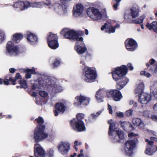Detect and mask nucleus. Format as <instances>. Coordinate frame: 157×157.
<instances>
[{
    "instance_id": "f257e3e1",
    "label": "nucleus",
    "mask_w": 157,
    "mask_h": 157,
    "mask_svg": "<svg viewBox=\"0 0 157 157\" xmlns=\"http://www.w3.org/2000/svg\"><path fill=\"white\" fill-rule=\"evenodd\" d=\"M55 80L51 78H48L42 75L38 79V84L35 83L32 86V89L35 90L36 88L41 89L43 87L47 88L50 91L57 93L61 92L63 89L61 86H58L55 84Z\"/></svg>"
},
{
    "instance_id": "f03ea898",
    "label": "nucleus",
    "mask_w": 157,
    "mask_h": 157,
    "mask_svg": "<svg viewBox=\"0 0 157 157\" xmlns=\"http://www.w3.org/2000/svg\"><path fill=\"white\" fill-rule=\"evenodd\" d=\"M128 69L126 66L123 65L117 67L114 71L112 72V77L113 79L117 81L122 78V82L117 83L116 85V88L121 90L128 83V79L124 77L127 72Z\"/></svg>"
},
{
    "instance_id": "7ed1b4c3",
    "label": "nucleus",
    "mask_w": 157,
    "mask_h": 157,
    "mask_svg": "<svg viewBox=\"0 0 157 157\" xmlns=\"http://www.w3.org/2000/svg\"><path fill=\"white\" fill-rule=\"evenodd\" d=\"M84 115L82 113H79L76 116L78 121L74 119L71 121V124L72 128L77 131L82 132L84 131L86 128L84 123L82 120L84 118Z\"/></svg>"
},
{
    "instance_id": "20e7f679",
    "label": "nucleus",
    "mask_w": 157,
    "mask_h": 157,
    "mask_svg": "<svg viewBox=\"0 0 157 157\" xmlns=\"http://www.w3.org/2000/svg\"><path fill=\"white\" fill-rule=\"evenodd\" d=\"M45 128L44 125H39L35 129L34 133V138L36 142H38L47 137V134L44 133V130Z\"/></svg>"
},
{
    "instance_id": "39448f33",
    "label": "nucleus",
    "mask_w": 157,
    "mask_h": 157,
    "mask_svg": "<svg viewBox=\"0 0 157 157\" xmlns=\"http://www.w3.org/2000/svg\"><path fill=\"white\" fill-rule=\"evenodd\" d=\"M87 13L89 17L95 20L100 19L102 17L101 13L98 9L93 7L88 8Z\"/></svg>"
},
{
    "instance_id": "423d86ee",
    "label": "nucleus",
    "mask_w": 157,
    "mask_h": 157,
    "mask_svg": "<svg viewBox=\"0 0 157 157\" xmlns=\"http://www.w3.org/2000/svg\"><path fill=\"white\" fill-rule=\"evenodd\" d=\"M70 145L67 141H62L58 145L57 147L59 152L63 155H66L70 150Z\"/></svg>"
},
{
    "instance_id": "0eeeda50",
    "label": "nucleus",
    "mask_w": 157,
    "mask_h": 157,
    "mask_svg": "<svg viewBox=\"0 0 157 157\" xmlns=\"http://www.w3.org/2000/svg\"><path fill=\"white\" fill-rule=\"evenodd\" d=\"M6 48L8 53L11 55H16L19 52L18 48L17 46H14L13 43L11 41L8 42Z\"/></svg>"
},
{
    "instance_id": "6e6552de",
    "label": "nucleus",
    "mask_w": 157,
    "mask_h": 157,
    "mask_svg": "<svg viewBox=\"0 0 157 157\" xmlns=\"http://www.w3.org/2000/svg\"><path fill=\"white\" fill-rule=\"evenodd\" d=\"M64 36L69 39H75L78 41L82 42L83 40V38L81 37H78L77 33L73 30L66 32Z\"/></svg>"
},
{
    "instance_id": "1a4fd4ad",
    "label": "nucleus",
    "mask_w": 157,
    "mask_h": 157,
    "mask_svg": "<svg viewBox=\"0 0 157 157\" xmlns=\"http://www.w3.org/2000/svg\"><path fill=\"white\" fill-rule=\"evenodd\" d=\"M115 134L114 136L112 137L113 141L114 143L118 142L122 143L124 141V134L121 131H116L112 135Z\"/></svg>"
},
{
    "instance_id": "9d476101",
    "label": "nucleus",
    "mask_w": 157,
    "mask_h": 157,
    "mask_svg": "<svg viewBox=\"0 0 157 157\" xmlns=\"http://www.w3.org/2000/svg\"><path fill=\"white\" fill-rule=\"evenodd\" d=\"M85 76L86 82H90L94 81L96 77L95 71L91 70L90 68H88L87 70L85 71Z\"/></svg>"
},
{
    "instance_id": "9b49d317",
    "label": "nucleus",
    "mask_w": 157,
    "mask_h": 157,
    "mask_svg": "<svg viewBox=\"0 0 157 157\" xmlns=\"http://www.w3.org/2000/svg\"><path fill=\"white\" fill-rule=\"evenodd\" d=\"M135 142L133 140H128L126 142L124 150L126 155L131 156L132 153V150L135 147Z\"/></svg>"
},
{
    "instance_id": "f8f14e48",
    "label": "nucleus",
    "mask_w": 157,
    "mask_h": 157,
    "mask_svg": "<svg viewBox=\"0 0 157 157\" xmlns=\"http://www.w3.org/2000/svg\"><path fill=\"white\" fill-rule=\"evenodd\" d=\"M125 44L126 49L128 51H133L137 48V45L136 42L132 39H127Z\"/></svg>"
},
{
    "instance_id": "ddd939ff",
    "label": "nucleus",
    "mask_w": 157,
    "mask_h": 157,
    "mask_svg": "<svg viewBox=\"0 0 157 157\" xmlns=\"http://www.w3.org/2000/svg\"><path fill=\"white\" fill-rule=\"evenodd\" d=\"M75 99L78 105H87L90 102V98L84 96L80 95L76 97Z\"/></svg>"
},
{
    "instance_id": "4468645a",
    "label": "nucleus",
    "mask_w": 157,
    "mask_h": 157,
    "mask_svg": "<svg viewBox=\"0 0 157 157\" xmlns=\"http://www.w3.org/2000/svg\"><path fill=\"white\" fill-rule=\"evenodd\" d=\"M137 95L139 96L138 101L142 104H147L151 100V95L147 93H144L143 92Z\"/></svg>"
},
{
    "instance_id": "2eb2a0df",
    "label": "nucleus",
    "mask_w": 157,
    "mask_h": 157,
    "mask_svg": "<svg viewBox=\"0 0 157 157\" xmlns=\"http://www.w3.org/2000/svg\"><path fill=\"white\" fill-rule=\"evenodd\" d=\"M34 151L35 157H45V151L39 144H35Z\"/></svg>"
},
{
    "instance_id": "dca6fc26",
    "label": "nucleus",
    "mask_w": 157,
    "mask_h": 157,
    "mask_svg": "<svg viewBox=\"0 0 157 157\" xmlns=\"http://www.w3.org/2000/svg\"><path fill=\"white\" fill-rule=\"evenodd\" d=\"M26 39L28 42L31 44H35L37 42V38L36 35L28 32L26 34Z\"/></svg>"
},
{
    "instance_id": "f3484780",
    "label": "nucleus",
    "mask_w": 157,
    "mask_h": 157,
    "mask_svg": "<svg viewBox=\"0 0 157 157\" xmlns=\"http://www.w3.org/2000/svg\"><path fill=\"white\" fill-rule=\"evenodd\" d=\"M83 10V6L82 5L77 4L73 8V15L76 17H78L81 15L82 13Z\"/></svg>"
},
{
    "instance_id": "a211bd4d",
    "label": "nucleus",
    "mask_w": 157,
    "mask_h": 157,
    "mask_svg": "<svg viewBox=\"0 0 157 157\" xmlns=\"http://www.w3.org/2000/svg\"><path fill=\"white\" fill-rule=\"evenodd\" d=\"M22 7V10L26 9L29 6L37 8H41V4L40 3L35 2L33 4H30L29 2L25 1V2H21Z\"/></svg>"
},
{
    "instance_id": "6ab92c4d",
    "label": "nucleus",
    "mask_w": 157,
    "mask_h": 157,
    "mask_svg": "<svg viewBox=\"0 0 157 157\" xmlns=\"http://www.w3.org/2000/svg\"><path fill=\"white\" fill-rule=\"evenodd\" d=\"M105 93L104 90L102 89H100L97 92L95 97L98 102H101L103 101V96Z\"/></svg>"
},
{
    "instance_id": "aec40b11",
    "label": "nucleus",
    "mask_w": 157,
    "mask_h": 157,
    "mask_svg": "<svg viewBox=\"0 0 157 157\" xmlns=\"http://www.w3.org/2000/svg\"><path fill=\"white\" fill-rule=\"evenodd\" d=\"M56 110L54 112L55 115L57 116L58 115V113L57 111L62 113H63L65 110V106L64 104L61 103H57L56 106Z\"/></svg>"
},
{
    "instance_id": "412c9836",
    "label": "nucleus",
    "mask_w": 157,
    "mask_h": 157,
    "mask_svg": "<svg viewBox=\"0 0 157 157\" xmlns=\"http://www.w3.org/2000/svg\"><path fill=\"white\" fill-rule=\"evenodd\" d=\"M108 123L110 124L109 128V136H112V133H114L115 130V123L114 122L112 119L109 120L108 121Z\"/></svg>"
},
{
    "instance_id": "4be33fe9",
    "label": "nucleus",
    "mask_w": 157,
    "mask_h": 157,
    "mask_svg": "<svg viewBox=\"0 0 157 157\" xmlns=\"http://www.w3.org/2000/svg\"><path fill=\"white\" fill-rule=\"evenodd\" d=\"M144 84L143 82H141L138 85L135 91V94L139 95L144 92Z\"/></svg>"
},
{
    "instance_id": "5701e85b",
    "label": "nucleus",
    "mask_w": 157,
    "mask_h": 157,
    "mask_svg": "<svg viewBox=\"0 0 157 157\" xmlns=\"http://www.w3.org/2000/svg\"><path fill=\"white\" fill-rule=\"evenodd\" d=\"M146 26L150 30L152 29L154 32L157 33V22L156 21H154L151 24L147 22Z\"/></svg>"
},
{
    "instance_id": "b1692460",
    "label": "nucleus",
    "mask_w": 157,
    "mask_h": 157,
    "mask_svg": "<svg viewBox=\"0 0 157 157\" xmlns=\"http://www.w3.org/2000/svg\"><path fill=\"white\" fill-rule=\"evenodd\" d=\"M155 147H147V148L145 151V153L149 155H152L155 152Z\"/></svg>"
},
{
    "instance_id": "393cba45",
    "label": "nucleus",
    "mask_w": 157,
    "mask_h": 157,
    "mask_svg": "<svg viewBox=\"0 0 157 157\" xmlns=\"http://www.w3.org/2000/svg\"><path fill=\"white\" fill-rule=\"evenodd\" d=\"M122 98V96L120 92L118 90H115L113 98L116 101H120Z\"/></svg>"
},
{
    "instance_id": "a878e982",
    "label": "nucleus",
    "mask_w": 157,
    "mask_h": 157,
    "mask_svg": "<svg viewBox=\"0 0 157 157\" xmlns=\"http://www.w3.org/2000/svg\"><path fill=\"white\" fill-rule=\"evenodd\" d=\"M57 36L56 34H53L51 32L49 33L48 36L47 37L48 42L57 41Z\"/></svg>"
},
{
    "instance_id": "bb28decb",
    "label": "nucleus",
    "mask_w": 157,
    "mask_h": 157,
    "mask_svg": "<svg viewBox=\"0 0 157 157\" xmlns=\"http://www.w3.org/2000/svg\"><path fill=\"white\" fill-rule=\"evenodd\" d=\"M76 50L77 52L79 54L84 53L86 50V47H82L78 45V42L76 44Z\"/></svg>"
},
{
    "instance_id": "cd10ccee",
    "label": "nucleus",
    "mask_w": 157,
    "mask_h": 157,
    "mask_svg": "<svg viewBox=\"0 0 157 157\" xmlns=\"http://www.w3.org/2000/svg\"><path fill=\"white\" fill-rule=\"evenodd\" d=\"M48 46L51 48L55 49L59 46L58 41H49L48 42Z\"/></svg>"
},
{
    "instance_id": "c85d7f7f",
    "label": "nucleus",
    "mask_w": 157,
    "mask_h": 157,
    "mask_svg": "<svg viewBox=\"0 0 157 157\" xmlns=\"http://www.w3.org/2000/svg\"><path fill=\"white\" fill-rule=\"evenodd\" d=\"M23 37V36L21 34L16 33L13 35V40L16 43H19Z\"/></svg>"
},
{
    "instance_id": "c756f323",
    "label": "nucleus",
    "mask_w": 157,
    "mask_h": 157,
    "mask_svg": "<svg viewBox=\"0 0 157 157\" xmlns=\"http://www.w3.org/2000/svg\"><path fill=\"white\" fill-rule=\"evenodd\" d=\"M27 74L25 75L26 78H29L31 77V74H35V69L33 68L32 69H27L26 70Z\"/></svg>"
},
{
    "instance_id": "7c9ffc66",
    "label": "nucleus",
    "mask_w": 157,
    "mask_h": 157,
    "mask_svg": "<svg viewBox=\"0 0 157 157\" xmlns=\"http://www.w3.org/2000/svg\"><path fill=\"white\" fill-rule=\"evenodd\" d=\"M131 15L132 18H135L139 15V10L136 8H133L131 10Z\"/></svg>"
},
{
    "instance_id": "2f4dec72",
    "label": "nucleus",
    "mask_w": 157,
    "mask_h": 157,
    "mask_svg": "<svg viewBox=\"0 0 157 157\" xmlns=\"http://www.w3.org/2000/svg\"><path fill=\"white\" fill-rule=\"evenodd\" d=\"M145 17L144 15H142L138 19L136 20H134L132 21V22L135 24H140L142 23L143 20Z\"/></svg>"
},
{
    "instance_id": "473e14b6",
    "label": "nucleus",
    "mask_w": 157,
    "mask_h": 157,
    "mask_svg": "<svg viewBox=\"0 0 157 157\" xmlns=\"http://www.w3.org/2000/svg\"><path fill=\"white\" fill-rule=\"evenodd\" d=\"M151 90L154 94H157V82L151 87Z\"/></svg>"
},
{
    "instance_id": "72a5a7b5",
    "label": "nucleus",
    "mask_w": 157,
    "mask_h": 157,
    "mask_svg": "<svg viewBox=\"0 0 157 157\" xmlns=\"http://www.w3.org/2000/svg\"><path fill=\"white\" fill-rule=\"evenodd\" d=\"M132 121L133 125L135 126H138L140 123L141 120L139 118H134Z\"/></svg>"
},
{
    "instance_id": "f704fd0d",
    "label": "nucleus",
    "mask_w": 157,
    "mask_h": 157,
    "mask_svg": "<svg viewBox=\"0 0 157 157\" xmlns=\"http://www.w3.org/2000/svg\"><path fill=\"white\" fill-rule=\"evenodd\" d=\"M115 90H108L106 92V96L108 98L111 97H113Z\"/></svg>"
},
{
    "instance_id": "c9c22d12",
    "label": "nucleus",
    "mask_w": 157,
    "mask_h": 157,
    "mask_svg": "<svg viewBox=\"0 0 157 157\" xmlns=\"http://www.w3.org/2000/svg\"><path fill=\"white\" fill-rule=\"evenodd\" d=\"M128 122L126 121L122 122L121 123V127L125 130H127V128L128 127Z\"/></svg>"
},
{
    "instance_id": "e433bc0d",
    "label": "nucleus",
    "mask_w": 157,
    "mask_h": 157,
    "mask_svg": "<svg viewBox=\"0 0 157 157\" xmlns=\"http://www.w3.org/2000/svg\"><path fill=\"white\" fill-rule=\"evenodd\" d=\"M21 2L22 1H19L15 2L13 5V7L15 8H19L21 10H22V7Z\"/></svg>"
},
{
    "instance_id": "4c0bfd02",
    "label": "nucleus",
    "mask_w": 157,
    "mask_h": 157,
    "mask_svg": "<svg viewBox=\"0 0 157 157\" xmlns=\"http://www.w3.org/2000/svg\"><path fill=\"white\" fill-rule=\"evenodd\" d=\"M145 141L147 143V147H155V146L153 145L154 142L152 140H149L146 139L145 140Z\"/></svg>"
},
{
    "instance_id": "58836bf2",
    "label": "nucleus",
    "mask_w": 157,
    "mask_h": 157,
    "mask_svg": "<svg viewBox=\"0 0 157 157\" xmlns=\"http://www.w3.org/2000/svg\"><path fill=\"white\" fill-rule=\"evenodd\" d=\"M39 95L42 97L45 98L48 95L47 92L45 91H40L39 92Z\"/></svg>"
},
{
    "instance_id": "ea45409f",
    "label": "nucleus",
    "mask_w": 157,
    "mask_h": 157,
    "mask_svg": "<svg viewBox=\"0 0 157 157\" xmlns=\"http://www.w3.org/2000/svg\"><path fill=\"white\" fill-rule=\"evenodd\" d=\"M21 76L19 75V73H17L16 76L15 77L14 79H13V82L12 84L13 85H15L16 84L15 82L18 79H21Z\"/></svg>"
},
{
    "instance_id": "a19ab883",
    "label": "nucleus",
    "mask_w": 157,
    "mask_h": 157,
    "mask_svg": "<svg viewBox=\"0 0 157 157\" xmlns=\"http://www.w3.org/2000/svg\"><path fill=\"white\" fill-rule=\"evenodd\" d=\"M101 111L97 112L96 114L92 113L91 114V116L92 117L93 120H95L97 117L101 114Z\"/></svg>"
},
{
    "instance_id": "79ce46f5",
    "label": "nucleus",
    "mask_w": 157,
    "mask_h": 157,
    "mask_svg": "<svg viewBox=\"0 0 157 157\" xmlns=\"http://www.w3.org/2000/svg\"><path fill=\"white\" fill-rule=\"evenodd\" d=\"M35 120L37 121L38 123L42 124L44 122V121L43 118L40 117H39L38 118L36 119Z\"/></svg>"
},
{
    "instance_id": "37998d69",
    "label": "nucleus",
    "mask_w": 157,
    "mask_h": 157,
    "mask_svg": "<svg viewBox=\"0 0 157 157\" xmlns=\"http://www.w3.org/2000/svg\"><path fill=\"white\" fill-rule=\"evenodd\" d=\"M4 33L1 31H0V43H1L4 40Z\"/></svg>"
},
{
    "instance_id": "c03bdc74",
    "label": "nucleus",
    "mask_w": 157,
    "mask_h": 157,
    "mask_svg": "<svg viewBox=\"0 0 157 157\" xmlns=\"http://www.w3.org/2000/svg\"><path fill=\"white\" fill-rule=\"evenodd\" d=\"M20 84L21 87H22L24 88H26L27 87V85L26 83V82L25 81H21L20 82Z\"/></svg>"
},
{
    "instance_id": "a18cd8bd",
    "label": "nucleus",
    "mask_w": 157,
    "mask_h": 157,
    "mask_svg": "<svg viewBox=\"0 0 157 157\" xmlns=\"http://www.w3.org/2000/svg\"><path fill=\"white\" fill-rule=\"evenodd\" d=\"M141 75H144L147 77H149L150 76V74L146 72L145 71H142L140 72Z\"/></svg>"
},
{
    "instance_id": "49530a36",
    "label": "nucleus",
    "mask_w": 157,
    "mask_h": 157,
    "mask_svg": "<svg viewBox=\"0 0 157 157\" xmlns=\"http://www.w3.org/2000/svg\"><path fill=\"white\" fill-rule=\"evenodd\" d=\"M116 2V3L113 5V7L116 10L117 8V6L119 5L120 1L119 0H115Z\"/></svg>"
},
{
    "instance_id": "de8ad7c7",
    "label": "nucleus",
    "mask_w": 157,
    "mask_h": 157,
    "mask_svg": "<svg viewBox=\"0 0 157 157\" xmlns=\"http://www.w3.org/2000/svg\"><path fill=\"white\" fill-rule=\"evenodd\" d=\"M60 63V62L59 60H58L57 59H55L53 63V65L54 67H56L58 66Z\"/></svg>"
},
{
    "instance_id": "09e8293b",
    "label": "nucleus",
    "mask_w": 157,
    "mask_h": 157,
    "mask_svg": "<svg viewBox=\"0 0 157 157\" xmlns=\"http://www.w3.org/2000/svg\"><path fill=\"white\" fill-rule=\"evenodd\" d=\"M132 110L131 109L126 111L125 112V114L128 116H130L132 115Z\"/></svg>"
},
{
    "instance_id": "8fccbe9b",
    "label": "nucleus",
    "mask_w": 157,
    "mask_h": 157,
    "mask_svg": "<svg viewBox=\"0 0 157 157\" xmlns=\"http://www.w3.org/2000/svg\"><path fill=\"white\" fill-rule=\"evenodd\" d=\"M47 1L48 2L46 3H44V2H40L41 4V5L44 4H45L47 6H50L51 5V3L49 1L47 0Z\"/></svg>"
},
{
    "instance_id": "3c124183",
    "label": "nucleus",
    "mask_w": 157,
    "mask_h": 157,
    "mask_svg": "<svg viewBox=\"0 0 157 157\" xmlns=\"http://www.w3.org/2000/svg\"><path fill=\"white\" fill-rule=\"evenodd\" d=\"M116 115L119 117H122L124 116L123 113L122 112L116 113Z\"/></svg>"
},
{
    "instance_id": "603ef678",
    "label": "nucleus",
    "mask_w": 157,
    "mask_h": 157,
    "mask_svg": "<svg viewBox=\"0 0 157 157\" xmlns=\"http://www.w3.org/2000/svg\"><path fill=\"white\" fill-rule=\"evenodd\" d=\"M115 31V28L114 27H111L109 29V33H114Z\"/></svg>"
},
{
    "instance_id": "864d4df0",
    "label": "nucleus",
    "mask_w": 157,
    "mask_h": 157,
    "mask_svg": "<svg viewBox=\"0 0 157 157\" xmlns=\"http://www.w3.org/2000/svg\"><path fill=\"white\" fill-rule=\"evenodd\" d=\"M138 126H139L141 129H143L144 128V124L141 121Z\"/></svg>"
},
{
    "instance_id": "5fc2aeb1",
    "label": "nucleus",
    "mask_w": 157,
    "mask_h": 157,
    "mask_svg": "<svg viewBox=\"0 0 157 157\" xmlns=\"http://www.w3.org/2000/svg\"><path fill=\"white\" fill-rule=\"evenodd\" d=\"M108 108L109 110V112L110 114H112L113 111L112 109V107L109 104H108Z\"/></svg>"
},
{
    "instance_id": "6e6d98bb",
    "label": "nucleus",
    "mask_w": 157,
    "mask_h": 157,
    "mask_svg": "<svg viewBox=\"0 0 157 157\" xmlns=\"http://www.w3.org/2000/svg\"><path fill=\"white\" fill-rule=\"evenodd\" d=\"M151 118L153 120L157 121V116L155 115H152Z\"/></svg>"
},
{
    "instance_id": "4d7b16f0",
    "label": "nucleus",
    "mask_w": 157,
    "mask_h": 157,
    "mask_svg": "<svg viewBox=\"0 0 157 157\" xmlns=\"http://www.w3.org/2000/svg\"><path fill=\"white\" fill-rule=\"evenodd\" d=\"M137 136V134H136L135 135H134V134L133 132H131L130 133H129L128 134V136L129 137H132L133 136Z\"/></svg>"
},
{
    "instance_id": "13d9d810",
    "label": "nucleus",
    "mask_w": 157,
    "mask_h": 157,
    "mask_svg": "<svg viewBox=\"0 0 157 157\" xmlns=\"http://www.w3.org/2000/svg\"><path fill=\"white\" fill-rule=\"evenodd\" d=\"M108 25L107 23H105V25L102 26L101 28V30H103L105 29H106L107 27L106 25Z\"/></svg>"
},
{
    "instance_id": "bf43d9fd",
    "label": "nucleus",
    "mask_w": 157,
    "mask_h": 157,
    "mask_svg": "<svg viewBox=\"0 0 157 157\" xmlns=\"http://www.w3.org/2000/svg\"><path fill=\"white\" fill-rule=\"evenodd\" d=\"M15 69L14 68H11L9 69L10 72L11 73H14L15 72Z\"/></svg>"
},
{
    "instance_id": "052dcab7",
    "label": "nucleus",
    "mask_w": 157,
    "mask_h": 157,
    "mask_svg": "<svg viewBox=\"0 0 157 157\" xmlns=\"http://www.w3.org/2000/svg\"><path fill=\"white\" fill-rule=\"evenodd\" d=\"M127 67L129 68L131 70L133 69V67L131 66V65L130 63H128L127 65Z\"/></svg>"
},
{
    "instance_id": "680f3d73",
    "label": "nucleus",
    "mask_w": 157,
    "mask_h": 157,
    "mask_svg": "<svg viewBox=\"0 0 157 157\" xmlns=\"http://www.w3.org/2000/svg\"><path fill=\"white\" fill-rule=\"evenodd\" d=\"M150 61V63L151 64H153L155 62V60L153 59H151Z\"/></svg>"
},
{
    "instance_id": "e2e57ef3",
    "label": "nucleus",
    "mask_w": 157,
    "mask_h": 157,
    "mask_svg": "<svg viewBox=\"0 0 157 157\" xmlns=\"http://www.w3.org/2000/svg\"><path fill=\"white\" fill-rule=\"evenodd\" d=\"M3 82L6 85H8L9 84V80L7 79H6Z\"/></svg>"
},
{
    "instance_id": "0e129e2a",
    "label": "nucleus",
    "mask_w": 157,
    "mask_h": 157,
    "mask_svg": "<svg viewBox=\"0 0 157 157\" xmlns=\"http://www.w3.org/2000/svg\"><path fill=\"white\" fill-rule=\"evenodd\" d=\"M31 95L32 97H35L36 96V92H33Z\"/></svg>"
},
{
    "instance_id": "69168bd1",
    "label": "nucleus",
    "mask_w": 157,
    "mask_h": 157,
    "mask_svg": "<svg viewBox=\"0 0 157 157\" xmlns=\"http://www.w3.org/2000/svg\"><path fill=\"white\" fill-rule=\"evenodd\" d=\"M154 109L157 111V103L154 105Z\"/></svg>"
},
{
    "instance_id": "338daca9",
    "label": "nucleus",
    "mask_w": 157,
    "mask_h": 157,
    "mask_svg": "<svg viewBox=\"0 0 157 157\" xmlns=\"http://www.w3.org/2000/svg\"><path fill=\"white\" fill-rule=\"evenodd\" d=\"M128 127H129L130 128H132V129L133 128L132 125L131 124H130L129 123V124L128 125Z\"/></svg>"
},
{
    "instance_id": "774afa93",
    "label": "nucleus",
    "mask_w": 157,
    "mask_h": 157,
    "mask_svg": "<svg viewBox=\"0 0 157 157\" xmlns=\"http://www.w3.org/2000/svg\"><path fill=\"white\" fill-rule=\"evenodd\" d=\"M78 141L77 140H76L74 142L75 145H74V146H78Z\"/></svg>"
}]
</instances>
